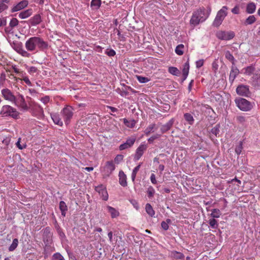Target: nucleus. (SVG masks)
I'll use <instances>...</instances> for the list:
<instances>
[{"label":"nucleus","instance_id":"obj_40","mask_svg":"<svg viewBox=\"0 0 260 260\" xmlns=\"http://www.w3.org/2000/svg\"><path fill=\"white\" fill-rule=\"evenodd\" d=\"M6 0H0V13L8 9Z\"/></svg>","mask_w":260,"mask_h":260},{"label":"nucleus","instance_id":"obj_27","mask_svg":"<svg viewBox=\"0 0 260 260\" xmlns=\"http://www.w3.org/2000/svg\"><path fill=\"white\" fill-rule=\"evenodd\" d=\"M239 74V70L237 68H233L230 72V80L233 81Z\"/></svg>","mask_w":260,"mask_h":260},{"label":"nucleus","instance_id":"obj_49","mask_svg":"<svg viewBox=\"0 0 260 260\" xmlns=\"http://www.w3.org/2000/svg\"><path fill=\"white\" fill-rule=\"evenodd\" d=\"M52 260H65L63 257L59 253H54L52 258Z\"/></svg>","mask_w":260,"mask_h":260},{"label":"nucleus","instance_id":"obj_56","mask_svg":"<svg viewBox=\"0 0 260 260\" xmlns=\"http://www.w3.org/2000/svg\"><path fill=\"white\" fill-rule=\"evenodd\" d=\"M37 68L35 67H30L27 69V71L30 74H34L37 72Z\"/></svg>","mask_w":260,"mask_h":260},{"label":"nucleus","instance_id":"obj_45","mask_svg":"<svg viewBox=\"0 0 260 260\" xmlns=\"http://www.w3.org/2000/svg\"><path fill=\"white\" fill-rule=\"evenodd\" d=\"M171 222V220L170 219H167L166 221H163L161 223V228L165 231L169 229V224Z\"/></svg>","mask_w":260,"mask_h":260},{"label":"nucleus","instance_id":"obj_28","mask_svg":"<svg viewBox=\"0 0 260 260\" xmlns=\"http://www.w3.org/2000/svg\"><path fill=\"white\" fill-rule=\"evenodd\" d=\"M123 122L127 127L129 128L134 127L136 123V121L134 119L128 120L126 118L123 119Z\"/></svg>","mask_w":260,"mask_h":260},{"label":"nucleus","instance_id":"obj_5","mask_svg":"<svg viewBox=\"0 0 260 260\" xmlns=\"http://www.w3.org/2000/svg\"><path fill=\"white\" fill-rule=\"evenodd\" d=\"M228 8L223 6L217 13L216 16L213 22L212 25L215 27L219 26L228 15Z\"/></svg>","mask_w":260,"mask_h":260},{"label":"nucleus","instance_id":"obj_54","mask_svg":"<svg viewBox=\"0 0 260 260\" xmlns=\"http://www.w3.org/2000/svg\"><path fill=\"white\" fill-rule=\"evenodd\" d=\"M204 60L203 59L197 60L196 62L197 68H198V69L200 68L204 65Z\"/></svg>","mask_w":260,"mask_h":260},{"label":"nucleus","instance_id":"obj_60","mask_svg":"<svg viewBox=\"0 0 260 260\" xmlns=\"http://www.w3.org/2000/svg\"><path fill=\"white\" fill-rule=\"evenodd\" d=\"M232 12L235 14H238L240 13L239 7L237 6H235L232 9Z\"/></svg>","mask_w":260,"mask_h":260},{"label":"nucleus","instance_id":"obj_64","mask_svg":"<svg viewBox=\"0 0 260 260\" xmlns=\"http://www.w3.org/2000/svg\"><path fill=\"white\" fill-rule=\"evenodd\" d=\"M107 108L109 109L112 112H116L118 111V109L115 107L108 106Z\"/></svg>","mask_w":260,"mask_h":260},{"label":"nucleus","instance_id":"obj_19","mask_svg":"<svg viewBox=\"0 0 260 260\" xmlns=\"http://www.w3.org/2000/svg\"><path fill=\"white\" fill-rule=\"evenodd\" d=\"M42 18L40 14L35 15L29 20V22L32 26L37 25L40 24Z\"/></svg>","mask_w":260,"mask_h":260},{"label":"nucleus","instance_id":"obj_59","mask_svg":"<svg viewBox=\"0 0 260 260\" xmlns=\"http://www.w3.org/2000/svg\"><path fill=\"white\" fill-rule=\"evenodd\" d=\"M150 180L152 184H156L157 183V181L156 180L155 175L154 174H151L150 176Z\"/></svg>","mask_w":260,"mask_h":260},{"label":"nucleus","instance_id":"obj_58","mask_svg":"<svg viewBox=\"0 0 260 260\" xmlns=\"http://www.w3.org/2000/svg\"><path fill=\"white\" fill-rule=\"evenodd\" d=\"M22 81H23L28 86H32L31 82L29 80L28 77L26 76L22 80Z\"/></svg>","mask_w":260,"mask_h":260},{"label":"nucleus","instance_id":"obj_32","mask_svg":"<svg viewBox=\"0 0 260 260\" xmlns=\"http://www.w3.org/2000/svg\"><path fill=\"white\" fill-rule=\"evenodd\" d=\"M155 129H156L155 124H151L145 129L144 133L146 136H148L150 133L154 132Z\"/></svg>","mask_w":260,"mask_h":260},{"label":"nucleus","instance_id":"obj_48","mask_svg":"<svg viewBox=\"0 0 260 260\" xmlns=\"http://www.w3.org/2000/svg\"><path fill=\"white\" fill-rule=\"evenodd\" d=\"M18 75L19 76V77H14L15 81H18L19 80H22L23 79V78H24L26 76V73L23 71H21Z\"/></svg>","mask_w":260,"mask_h":260},{"label":"nucleus","instance_id":"obj_22","mask_svg":"<svg viewBox=\"0 0 260 260\" xmlns=\"http://www.w3.org/2000/svg\"><path fill=\"white\" fill-rule=\"evenodd\" d=\"M106 209L110 214L112 218H116L119 215V211L113 207H112L110 206H107L106 207Z\"/></svg>","mask_w":260,"mask_h":260},{"label":"nucleus","instance_id":"obj_25","mask_svg":"<svg viewBox=\"0 0 260 260\" xmlns=\"http://www.w3.org/2000/svg\"><path fill=\"white\" fill-rule=\"evenodd\" d=\"M256 10V5L253 3H249L246 6V11L248 14H253Z\"/></svg>","mask_w":260,"mask_h":260},{"label":"nucleus","instance_id":"obj_39","mask_svg":"<svg viewBox=\"0 0 260 260\" xmlns=\"http://www.w3.org/2000/svg\"><path fill=\"white\" fill-rule=\"evenodd\" d=\"M141 167V164H140L139 165H138L137 167H136L133 170V172L132 174V180L133 182L135 181L137 174L138 172L139 171L140 168Z\"/></svg>","mask_w":260,"mask_h":260},{"label":"nucleus","instance_id":"obj_24","mask_svg":"<svg viewBox=\"0 0 260 260\" xmlns=\"http://www.w3.org/2000/svg\"><path fill=\"white\" fill-rule=\"evenodd\" d=\"M32 13V9H29L20 12L18 16L21 19H25L31 16Z\"/></svg>","mask_w":260,"mask_h":260},{"label":"nucleus","instance_id":"obj_53","mask_svg":"<svg viewBox=\"0 0 260 260\" xmlns=\"http://www.w3.org/2000/svg\"><path fill=\"white\" fill-rule=\"evenodd\" d=\"M105 53L110 57L114 56L116 54L115 51L112 49H107L105 51Z\"/></svg>","mask_w":260,"mask_h":260},{"label":"nucleus","instance_id":"obj_61","mask_svg":"<svg viewBox=\"0 0 260 260\" xmlns=\"http://www.w3.org/2000/svg\"><path fill=\"white\" fill-rule=\"evenodd\" d=\"M6 24V19L5 18H0V27L2 26H5Z\"/></svg>","mask_w":260,"mask_h":260},{"label":"nucleus","instance_id":"obj_38","mask_svg":"<svg viewBox=\"0 0 260 260\" xmlns=\"http://www.w3.org/2000/svg\"><path fill=\"white\" fill-rule=\"evenodd\" d=\"M168 71L170 74L176 76H178L180 73L179 70L177 68L174 67H169Z\"/></svg>","mask_w":260,"mask_h":260},{"label":"nucleus","instance_id":"obj_20","mask_svg":"<svg viewBox=\"0 0 260 260\" xmlns=\"http://www.w3.org/2000/svg\"><path fill=\"white\" fill-rule=\"evenodd\" d=\"M127 177L126 175L122 171H120L119 173V182L120 184L122 186H127Z\"/></svg>","mask_w":260,"mask_h":260},{"label":"nucleus","instance_id":"obj_31","mask_svg":"<svg viewBox=\"0 0 260 260\" xmlns=\"http://www.w3.org/2000/svg\"><path fill=\"white\" fill-rule=\"evenodd\" d=\"M185 120L189 124L192 125L194 122V118L191 114L190 113H185L184 114Z\"/></svg>","mask_w":260,"mask_h":260},{"label":"nucleus","instance_id":"obj_6","mask_svg":"<svg viewBox=\"0 0 260 260\" xmlns=\"http://www.w3.org/2000/svg\"><path fill=\"white\" fill-rule=\"evenodd\" d=\"M235 103L237 107L241 110L248 111L253 107V103H251L243 98H239L235 100Z\"/></svg>","mask_w":260,"mask_h":260},{"label":"nucleus","instance_id":"obj_43","mask_svg":"<svg viewBox=\"0 0 260 260\" xmlns=\"http://www.w3.org/2000/svg\"><path fill=\"white\" fill-rule=\"evenodd\" d=\"M136 78L138 80V81L141 83H147L150 81L149 78L139 75H137Z\"/></svg>","mask_w":260,"mask_h":260},{"label":"nucleus","instance_id":"obj_63","mask_svg":"<svg viewBox=\"0 0 260 260\" xmlns=\"http://www.w3.org/2000/svg\"><path fill=\"white\" fill-rule=\"evenodd\" d=\"M12 69H13L14 72H15V73H16L18 75L20 73V72L21 71L20 69L17 68L16 67V66H12Z\"/></svg>","mask_w":260,"mask_h":260},{"label":"nucleus","instance_id":"obj_26","mask_svg":"<svg viewBox=\"0 0 260 260\" xmlns=\"http://www.w3.org/2000/svg\"><path fill=\"white\" fill-rule=\"evenodd\" d=\"M189 70V61H187L184 64L183 68L182 69V75H183L184 80L187 78V77L188 75Z\"/></svg>","mask_w":260,"mask_h":260},{"label":"nucleus","instance_id":"obj_42","mask_svg":"<svg viewBox=\"0 0 260 260\" xmlns=\"http://www.w3.org/2000/svg\"><path fill=\"white\" fill-rule=\"evenodd\" d=\"M221 215L220 210L218 209H214L212 210L211 216L213 218H219Z\"/></svg>","mask_w":260,"mask_h":260},{"label":"nucleus","instance_id":"obj_9","mask_svg":"<svg viewBox=\"0 0 260 260\" xmlns=\"http://www.w3.org/2000/svg\"><path fill=\"white\" fill-rule=\"evenodd\" d=\"M216 37L220 40H230L235 37V33L233 31H222L217 32Z\"/></svg>","mask_w":260,"mask_h":260},{"label":"nucleus","instance_id":"obj_4","mask_svg":"<svg viewBox=\"0 0 260 260\" xmlns=\"http://www.w3.org/2000/svg\"><path fill=\"white\" fill-rule=\"evenodd\" d=\"M19 112L16 109L9 105L3 106L0 111V115L3 117H11L14 119L18 118Z\"/></svg>","mask_w":260,"mask_h":260},{"label":"nucleus","instance_id":"obj_35","mask_svg":"<svg viewBox=\"0 0 260 260\" xmlns=\"http://www.w3.org/2000/svg\"><path fill=\"white\" fill-rule=\"evenodd\" d=\"M184 46L183 44L178 45L175 49V52L178 55H182L184 53Z\"/></svg>","mask_w":260,"mask_h":260},{"label":"nucleus","instance_id":"obj_8","mask_svg":"<svg viewBox=\"0 0 260 260\" xmlns=\"http://www.w3.org/2000/svg\"><path fill=\"white\" fill-rule=\"evenodd\" d=\"M115 167L112 161H107L104 167L101 169V172L104 178L109 177L115 170Z\"/></svg>","mask_w":260,"mask_h":260},{"label":"nucleus","instance_id":"obj_52","mask_svg":"<svg viewBox=\"0 0 260 260\" xmlns=\"http://www.w3.org/2000/svg\"><path fill=\"white\" fill-rule=\"evenodd\" d=\"M40 100L45 105L49 103L50 101V98L49 96L46 95L45 96H43L41 98Z\"/></svg>","mask_w":260,"mask_h":260},{"label":"nucleus","instance_id":"obj_44","mask_svg":"<svg viewBox=\"0 0 260 260\" xmlns=\"http://www.w3.org/2000/svg\"><path fill=\"white\" fill-rule=\"evenodd\" d=\"M147 193L149 198H152L153 197L155 193V190L152 186H150L148 187L147 190Z\"/></svg>","mask_w":260,"mask_h":260},{"label":"nucleus","instance_id":"obj_13","mask_svg":"<svg viewBox=\"0 0 260 260\" xmlns=\"http://www.w3.org/2000/svg\"><path fill=\"white\" fill-rule=\"evenodd\" d=\"M237 93L241 96H248L250 94L249 86L245 85H240L236 89Z\"/></svg>","mask_w":260,"mask_h":260},{"label":"nucleus","instance_id":"obj_11","mask_svg":"<svg viewBox=\"0 0 260 260\" xmlns=\"http://www.w3.org/2000/svg\"><path fill=\"white\" fill-rule=\"evenodd\" d=\"M147 148V145L145 143H142L137 148L134 156V159L137 161L142 157L144 152Z\"/></svg>","mask_w":260,"mask_h":260},{"label":"nucleus","instance_id":"obj_3","mask_svg":"<svg viewBox=\"0 0 260 260\" xmlns=\"http://www.w3.org/2000/svg\"><path fill=\"white\" fill-rule=\"evenodd\" d=\"M28 102V110L32 115L38 118H42L44 116L43 108L37 102L29 98Z\"/></svg>","mask_w":260,"mask_h":260},{"label":"nucleus","instance_id":"obj_1","mask_svg":"<svg viewBox=\"0 0 260 260\" xmlns=\"http://www.w3.org/2000/svg\"><path fill=\"white\" fill-rule=\"evenodd\" d=\"M25 47L29 52L37 53L47 49L48 44L40 37H32L25 42Z\"/></svg>","mask_w":260,"mask_h":260},{"label":"nucleus","instance_id":"obj_7","mask_svg":"<svg viewBox=\"0 0 260 260\" xmlns=\"http://www.w3.org/2000/svg\"><path fill=\"white\" fill-rule=\"evenodd\" d=\"M74 109L70 106H66L61 111V115L66 125L70 123L74 114Z\"/></svg>","mask_w":260,"mask_h":260},{"label":"nucleus","instance_id":"obj_18","mask_svg":"<svg viewBox=\"0 0 260 260\" xmlns=\"http://www.w3.org/2000/svg\"><path fill=\"white\" fill-rule=\"evenodd\" d=\"M51 117L53 122L59 126H62L63 122L60 118L59 115L56 113H51L50 114Z\"/></svg>","mask_w":260,"mask_h":260},{"label":"nucleus","instance_id":"obj_50","mask_svg":"<svg viewBox=\"0 0 260 260\" xmlns=\"http://www.w3.org/2000/svg\"><path fill=\"white\" fill-rule=\"evenodd\" d=\"M18 20L15 18H13L11 21H10V26L12 28H13L15 26H16L18 24Z\"/></svg>","mask_w":260,"mask_h":260},{"label":"nucleus","instance_id":"obj_14","mask_svg":"<svg viewBox=\"0 0 260 260\" xmlns=\"http://www.w3.org/2000/svg\"><path fill=\"white\" fill-rule=\"evenodd\" d=\"M3 97L7 101L11 102H13L15 101V96L13 94L12 92L8 88H5L1 91Z\"/></svg>","mask_w":260,"mask_h":260},{"label":"nucleus","instance_id":"obj_55","mask_svg":"<svg viewBox=\"0 0 260 260\" xmlns=\"http://www.w3.org/2000/svg\"><path fill=\"white\" fill-rule=\"evenodd\" d=\"M20 140H21V139L19 138L16 144L17 147L19 149L22 150V149H24V148H25L26 147V145L25 144H23L21 145L20 144Z\"/></svg>","mask_w":260,"mask_h":260},{"label":"nucleus","instance_id":"obj_41","mask_svg":"<svg viewBox=\"0 0 260 260\" xmlns=\"http://www.w3.org/2000/svg\"><path fill=\"white\" fill-rule=\"evenodd\" d=\"M101 5V0H92L91 2V7L94 9H99Z\"/></svg>","mask_w":260,"mask_h":260},{"label":"nucleus","instance_id":"obj_34","mask_svg":"<svg viewBox=\"0 0 260 260\" xmlns=\"http://www.w3.org/2000/svg\"><path fill=\"white\" fill-rule=\"evenodd\" d=\"M256 21V18L254 15H250L245 20L244 24L245 25H250Z\"/></svg>","mask_w":260,"mask_h":260},{"label":"nucleus","instance_id":"obj_29","mask_svg":"<svg viewBox=\"0 0 260 260\" xmlns=\"http://www.w3.org/2000/svg\"><path fill=\"white\" fill-rule=\"evenodd\" d=\"M171 256L173 258L177 259H181L184 257V255L183 253L176 251H172L171 253Z\"/></svg>","mask_w":260,"mask_h":260},{"label":"nucleus","instance_id":"obj_46","mask_svg":"<svg viewBox=\"0 0 260 260\" xmlns=\"http://www.w3.org/2000/svg\"><path fill=\"white\" fill-rule=\"evenodd\" d=\"M243 149V143L242 141H240L238 145L236 146L235 148V152L238 154L239 155Z\"/></svg>","mask_w":260,"mask_h":260},{"label":"nucleus","instance_id":"obj_37","mask_svg":"<svg viewBox=\"0 0 260 260\" xmlns=\"http://www.w3.org/2000/svg\"><path fill=\"white\" fill-rule=\"evenodd\" d=\"M18 240L17 238H15L13 240L12 243L9 247V250L10 251H14L18 246Z\"/></svg>","mask_w":260,"mask_h":260},{"label":"nucleus","instance_id":"obj_30","mask_svg":"<svg viewBox=\"0 0 260 260\" xmlns=\"http://www.w3.org/2000/svg\"><path fill=\"white\" fill-rule=\"evenodd\" d=\"M145 210H146V212H147V213L150 216L153 217L155 215V211L150 204H149V203L146 204V206H145Z\"/></svg>","mask_w":260,"mask_h":260},{"label":"nucleus","instance_id":"obj_57","mask_svg":"<svg viewBox=\"0 0 260 260\" xmlns=\"http://www.w3.org/2000/svg\"><path fill=\"white\" fill-rule=\"evenodd\" d=\"M159 136H160V135H158V134H156L155 135L152 136H151L150 138H149L148 139V141L149 143H152L154 141V140H155V139H156L158 138H159Z\"/></svg>","mask_w":260,"mask_h":260},{"label":"nucleus","instance_id":"obj_23","mask_svg":"<svg viewBox=\"0 0 260 260\" xmlns=\"http://www.w3.org/2000/svg\"><path fill=\"white\" fill-rule=\"evenodd\" d=\"M254 70L255 68L254 66L251 65L242 69L241 73L244 74L246 75L250 76L253 73Z\"/></svg>","mask_w":260,"mask_h":260},{"label":"nucleus","instance_id":"obj_51","mask_svg":"<svg viewBox=\"0 0 260 260\" xmlns=\"http://www.w3.org/2000/svg\"><path fill=\"white\" fill-rule=\"evenodd\" d=\"M225 56L230 61L233 62L234 61V57L233 55L230 53V51H226L225 54Z\"/></svg>","mask_w":260,"mask_h":260},{"label":"nucleus","instance_id":"obj_62","mask_svg":"<svg viewBox=\"0 0 260 260\" xmlns=\"http://www.w3.org/2000/svg\"><path fill=\"white\" fill-rule=\"evenodd\" d=\"M123 156L121 154L117 155L116 157L115 158V161H120L123 159Z\"/></svg>","mask_w":260,"mask_h":260},{"label":"nucleus","instance_id":"obj_36","mask_svg":"<svg viewBox=\"0 0 260 260\" xmlns=\"http://www.w3.org/2000/svg\"><path fill=\"white\" fill-rule=\"evenodd\" d=\"M59 209L61 212V214L65 216L66 211L67 210V206L63 201H60L59 203Z\"/></svg>","mask_w":260,"mask_h":260},{"label":"nucleus","instance_id":"obj_21","mask_svg":"<svg viewBox=\"0 0 260 260\" xmlns=\"http://www.w3.org/2000/svg\"><path fill=\"white\" fill-rule=\"evenodd\" d=\"M174 122V119L172 118L166 124L163 125L160 128L161 133L164 134L167 132L168 131L170 130L171 127L172 126Z\"/></svg>","mask_w":260,"mask_h":260},{"label":"nucleus","instance_id":"obj_16","mask_svg":"<svg viewBox=\"0 0 260 260\" xmlns=\"http://www.w3.org/2000/svg\"><path fill=\"white\" fill-rule=\"evenodd\" d=\"M229 187H232L233 191L238 190L240 185L241 184V181L238 179L237 178L232 179L228 181Z\"/></svg>","mask_w":260,"mask_h":260},{"label":"nucleus","instance_id":"obj_17","mask_svg":"<svg viewBox=\"0 0 260 260\" xmlns=\"http://www.w3.org/2000/svg\"><path fill=\"white\" fill-rule=\"evenodd\" d=\"M28 4L27 1L23 0L18 3L16 5L14 6L12 8V12H16L20 11L24 8L26 7Z\"/></svg>","mask_w":260,"mask_h":260},{"label":"nucleus","instance_id":"obj_15","mask_svg":"<svg viewBox=\"0 0 260 260\" xmlns=\"http://www.w3.org/2000/svg\"><path fill=\"white\" fill-rule=\"evenodd\" d=\"M136 138L135 137H131L127 139L126 142L121 144L119 147L120 150H123L131 147L135 143Z\"/></svg>","mask_w":260,"mask_h":260},{"label":"nucleus","instance_id":"obj_10","mask_svg":"<svg viewBox=\"0 0 260 260\" xmlns=\"http://www.w3.org/2000/svg\"><path fill=\"white\" fill-rule=\"evenodd\" d=\"M13 103H14L17 107L20 108L23 110H28V105L23 96L22 95H19L17 97L15 96V101H14Z\"/></svg>","mask_w":260,"mask_h":260},{"label":"nucleus","instance_id":"obj_33","mask_svg":"<svg viewBox=\"0 0 260 260\" xmlns=\"http://www.w3.org/2000/svg\"><path fill=\"white\" fill-rule=\"evenodd\" d=\"M17 52L23 57H29L30 56V54L28 52V51L27 50H25L22 48L18 49L17 50Z\"/></svg>","mask_w":260,"mask_h":260},{"label":"nucleus","instance_id":"obj_12","mask_svg":"<svg viewBox=\"0 0 260 260\" xmlns=\"http://www.w3.org/2000/svg\"><path fill=\"white\" fill-rule=\"evenodd\" d=\"M95 190L99 193L103 200L107 201L108 200V193L105 185L100 184L95 187Z\"/></svg>","mask_w":260,"mask_h":260},{"label":"nucleus","instance_id":"obj_47","mask_svg":"<svg viewBox=\"0 0 260 260\" xmlns=\"http://www.w3.org/2000/svg\"><path fill=\"white\" fill-rule=\"evenodd\" d=\"M209 224L213 229H216L218 228V224L217 221L214 218L210 219L209 220Z\"/></svg>","mask_w":260,"mask_h":260},{"label":"nucleus","instance_id":"obj_2","mask_svg":"<svg viewBox=\"0 0 260 260\" xmlns=\"http://www.w3.org/2000/svg\"><path fill=\"white\" fill-rule=\"evenodd\" d=\"M211 12L210 7L208 8V10H206L204 7H200L193 13L190 20V24L193 27H194L200 23L205 21L210 16Z\"/></svg>","mask_w":260,"mask_h":260}]
</instances>
